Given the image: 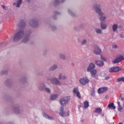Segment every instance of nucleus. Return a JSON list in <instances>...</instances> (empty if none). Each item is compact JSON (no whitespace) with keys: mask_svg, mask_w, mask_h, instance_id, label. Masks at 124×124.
<instances>
[{"mask_svg":"<svg viewBox=\"0 0 124 124\" xmlns=\"http://www.w3.org/2000/svg\"><path fill=\"white\" fill-rule=\"evenodd\" d=\"M65 0H61V2H64Z\"/></svg>","mask_w":124,"mask_h":124,"instance_id":"4d7b16f0","label":"nucleus"},{"mask_svg":"<svg viewBox=\"0 0 124 124\" xmlns=\"http://www.w3.org/2000/svg\"><path fill=\"white\" fill-rule=\"evenodd\" d=\"M60 3H61V1L58 0H55L54 2V5H58V4H60Z\"/></svg>","mask_w":124,"mask_h":124,"instance_id":"c9c22d12","label":"nucleus"},{"mask_svg":"<svg viewBox=\"0 0 124 124\" xmlns=\"http://www.w3.org/2000/svg\"><path fill=\"white\" fill-rule=\"evenodd\" d=\"M95 31L97 34H101V33H102V30L99 28H95Z\"/></svg>","mask_w":124,"mask_h":124,"instance_id":"a878e982","label":"nucleus"},{"mask_svg":"<svg viewBox=\"0 0 124 124\" xmlns=\"http://www.w3.org/2000/svg\"><path fill=\"white\" fill-rule=\"evenodd\" d=\"M49 28L51 29V30H52V31H55V30L57 29V27H56L55 26H49Z\"/></svg>","mask_w":124,"mask_h":124,"instance_id":"e433bc0d","label":"nucleus"},{"mask_svg":"<svg viewBox=\"0 0 124 124\" xmlns=\"http://www.w3.org/2000/svg\"><path fill=\"white\" fill-rule=\"evenodd\" d=\"M1 7H2L3 9H5V5H2Z\"/></svg>","mask_w":124,"mask_h":124,"instance_id":"3c124183","label":"nucleus"},{"mask_svg":"<svg viewBox=\"0 0 124 124\" xmlns=\"http://www.w3.org/2000/svg\"><path fill=\"white\" fill-rule=\"evenodd\" d=\"M20 82L22 84H25V83H27V77L23 76L21 77L20 79Z\"/></svg>","mask_w":124,"mask_h":124,"instance_id":"4be33fe9","label":"nucleus"},{"mask_svg":"<svg viewBox=\"0 0 124 124\" xmlns=\"http://www.w3.org/2000/svg\"><path fill=\"white\" fill-rule=\"evenodd\" d=\"M124 57L123 56H121L119 57L116 58L115 60L112 61V63H119V62H121L122 61H124Z\"/></svg>","mask_w":124,"mask_h":124,"instance_id":"f8f14e48","label":"nucleus"},{"mask_svg":"<svg viewBox=\"0 0 124 124\" xmlns=\"http://www.w3.org/2000/svg\"><path fill=\"white\" fill-rule=\"evenodd\" d=\"M7 73V70H4L2 71L1 74H6Z\"/></svg>","mask_w":124,"mask_h":124,"instance_id":"37998d69","label":"nucleus"},{"mask_svg":"<svg viewBox=\"0 0 124 124\" xmlns=\"http://www.w3.org/2000/svg\"><path fill=\"white\" fill-rule=\"evenodd\" d=\"M46 87V84L44 82H41L39 83L37 87L38 90H39V91H40L41 92L44 91V90Z\"/></svg>","mask_w":124,"mask_h":124,"instance_id":"1a4fd4ad","label":"nucleus"},{"mask_svg":"<svg viewBox=\"0 0 124 124\" xmlns=\"http://www.w3.org/2000/svg\"><path fill=\"white\" fill-rule=\"evenodd\" d=\"M17 27L18 28H25L26 27V23L24 20H20L19 23L17 24Z\"/></svg>","mask_w":124,"mask_h":124,"instance_id":"2eb2a0df","label":"nucleus"},{"mask_svg":"<svg viewBox=\"0 0 124 124\" xmlns=\"http://www.w3.org/2000/svg\"><path fill=\"white\" fill-rule=\"evenodd\" d=\"M102 117H103L104 115H102Z\"/></svg>","mask_w":124,"mask_h":124,"instance_id":"bf43d9fd","label":"nucleus"},{"mask_svg":"<svg viewBox=\"0 0 124 124\" xmlns=\"http://www.w3.org/2000/svg\"><path fill=\"white\" fill-rule=\"evenodd\" d=\"M59 58L61 60H65L66 59V58L65 57V55H64V54H59Z\"/></svg>","mask_w":124,"mask_h":124,"instance_id":"c756f323","label":"nucleus"},{"mask_svg":"<svg viewBox=\"0 0 124 124\" xmlns=\"http://www.w3.org/2000/svg\"><path fill=\"white\" fill-rule=\"evenodd\" d=\"M93 52L95 55H100L101 54V49H100L99 46H95Z\"/></svg>","mask_w":124,"mask_h":124,"instance_id":"9d476101","label":"nucleus"},{"mask_svg":"<svg viewBox=\"0 0 124 124\" xmlns=\"http://www.w3.org/2000/svg\"><path fill=\"white\" fill-rule=\"evenodd\" d=\"M70 101V96H64L60 99L59 103L62 106H65Z\"/></svg>","mask_w":124,"mask_h":124,"instance_id":"20e7f679","label":"nucleus"},{"mask_svg":"<svg viewBox=\"0 0 124 124\" xmlns=\"http://www.w3.org/2000/svg\"><path fill=\"white\" fill-rule=\"evenodd\" d=\"M27 2H31V0H26Z\"/></svg>","mask_w":124,"mask_h":124,"instance_id":"5fc2aeb1","label":"nucleus"},{"mask_svg":"<svg viewBox=\"0 0 124 124\" xmlns=\"http://www.w3.org/2000/svg\"><path fill=\"white\" fill-rule=\"evenodd\" d=\"M101 60H103L104 62H106V59H105L104 57H102V56H101Z\"/></svg>","mask_w":124,"mask_h":124,"instance_id":"c03bdc74","label":"nucleus"},{"mask_svg":"<svg viewBox=\"0 0 124 124\" xmlns=\"http://www.w3.org/2000/svg\"><path fill=\"white\" fill-rule=\"evenodd\" d=\"M123 124H124V122H123Z\"/></svg>","mask_w":124,"mask_h":124,"instance_id":"052dcab7","label":"nucleus"},{"mask_svg":"<svg viewBox=\"0 0 124 124\" xmlns=\"http://www.w3.org/2000/svg\"><path fill=\"white\" fill-rule=\"evenodd\" d=\"M44 91H45V92L46 93H51V89H50V88H47V87H45Z\"/></svg>","mask_w":124,"mask_h":124,"instance_id":"2f4dec72","label":"nucleus"},{"mask_svg":"<svg viewBox=\"0 0 124 124\" xmlns=\"http://www.w3.org/2000/svg\"><path fill=\"white\" fill-rule=\"evenodd\" d=\"M98 93H100V94L103 93H104L103 88H101L98 89Z\"/></svg>","mask_w":124,"mask_h":124,"instance_id":"473e14b6","label":"nucleus"},{"mask_svg":"<svg viewBox=\"0 0 124 124\" xmlns=\"http://www.w3.org/2000/svg\"><path fill=\"white\" fill-rule=\"evenodd\" d=\"M117 104L118 105V107L121 106V103H120V102H118Z\"/></svg>","mask_w":124,"mask_h":124,"instance_id":"603ef678","label":"nucleus"},{"mask_svg":"<svg viewBox=\"0 0 124 124\" xmlns=\"http://www.w3.org/2000/svg\"><path fill=\"white\" fill-rule=\"evenodd\" d=\"M90 72L92 75V77H93V78H96V77H97L98 75L96 74V70H92V71H90Z\"/></svg>","mask_w":124,"mask_h":124,"instance_id":"f3484780","label":"nucleus"},{"mask_svg":"<svg viewBox=\"0 0 124 124\" xmlns=\"http://www.w3.org/2000/svg\"><path fill=\"white\" fill-rule=\"evenodd\" d=\"M94 68H95V65L93 63H90L87 68V71L90 72V71L93 70Z\"/></svg>","mask_w":124,"mask_h":124,"instance_id":"ddd939ff","label":"nucleus"},{"mask_svg":"<svg viewBox=\"0 0 124 124\" xmlns=\"http://www.w3.org/2000/svg\"><path fill=\"white\" fill-rule=\"evenodd\" d=\"M29 25L32 28H38L39 27V24L38 23V21L36 19H31L29 22Z\"/></svg>","mask_w":124,"mask_h":124,"instance_id":"39448f33","label":"nucleus"},{"mask_svg":"<svg viewBox=\"0 0 124 124\" xmlns=\"http://www.w3.org/2000/svg\"><path fill=\"white\" fill-rule=\"evenodd\" d=\"M84 119H82L80 120L81 123H84Z\"/></svg>","mask_w":124,"mask_h":124,"instance_id":"864d4df0","label":"nucleus"},{"mask_svg":"<svg viewBox=\"0 0 124 124\" xmlns=\"http://www.w3.org/2000/svg\"><path fill=\"white\" fill-rule=\"evenodd\" d=\"M94 113H97V114H101L102 112V109L100 108H96L93 110Z\"/></svg>","mask_w":124,"mask_h":124,"instance_id":"5701e85b","label":"nucleus"},{"mask_svg":"<svg viewBox=\"0 0 124 124\" xmlns=\"http://www.w3.org/2000/svg\"><path fill=\"white\" fill-rule=\"evenodd\" d=\"M47 81H50L51 84H52V85H55V86H62V82H61L57 78H50L47 77Z\"/></svg>","mask_w":124,"mask_h":124,"instance_id":"7ed1b4c3","label":"nucleus"},{"mask_svg":"<svg viewBox=\"0 0 124 124\" xmlns=\"http://www.w3.org/2000/svg\"><path fill=\"white\" fill-rule=\"evenodd\" d=\"M108 107L109 108V109H116V107L114 106V103H110L108 104Z\"/></svg>","mask_w":124,"mask_h":124,"instance_id":"393cba45","label":"nucleus"},{"mask_svg":"<svg viewBox=\"0 0 124 124\" xmlns=\"http://www.w3.org/2000/svg\"><path fill=\"white\" fill-rule=\"evenodd\" d=\"M100 28L101 30H106V29H107V24L103 22H101Z\"/></svg>","mask_w":124,"mask_h":124,"instance_id":"412c9836","label":"nucleus"},{"mask_svg":"<svg viewBox=\"0 0 124 124\" xmlns=\"http://www.w3.org/2000/svg\"><path fill=\"white\" fill-rule=\"evenodd\" d=\"M120 67L115 66V67H112L108 71L110 73H114V72H118L120 70Z\"/></svg>","mask_w":124,"mask_h":124,"instance_id":"9b49d317","label":"nucleus"},{"mask_svg":"<svg viewBox=\"0 0 124 124\" xmlns=\"http://www.w3.org/2000/svg\"><path fill=\"white\" fill-rule=\"evenodd\" d=\"M59 114L61 117H68L69 116V111H68L66 113L64 112L63 107H62L60 109Z\"/></svg>","mask_w":124,"mask_h":124,"instance_id":"423d86ee","label":"nucleus"},{"mask_svg":"<svg viewBox=\"0 0 124 124\" xmlns=\"http://www.w3.org/2000/svg\"><path fill=\"white\" fill-rule=\"evenodd\" d=\"M58 79L59 80H62V79L63 80H65V79H66V76H62V74L60 73L58 75Z\"/></svg>","mask_w":124,"mask_h":124,"instance_id":"b1692460","label":"nucleus"},{"mask_svg":"<svg viewBox=\"0 0 124 124\" xmlns=\"http://www.w3.org/2000/svg\"><path fill=\"white\" fill-rule=\"evenodd\" d=\"M118 111L121 112L122 111V110H123V108L121 107V106H120L118 107Z\"/></svg>","mask_w":124,"mask_h":124,"instance_id":"79ce46f5","label":"nucleus"},{"mask_svg":"<svg viewBox=\"0 0 124 124\" xmlns=\"http://www.w3.org/2000/svg\"><path fill=\"white\" fill-rule=\"evenodd\" d=\"M12 111L15 114H21V110H20V106H19L13 107Z\"/></svg>","mask_w":124,"mask_h":124,"instance_id":"6e6552de","label":"nucleus"},{"mask_svg":"<svg viewBox=\"0 0 124 124\" xmlns=\"http://www.w3.org/2000/svg\"><path fill=\"white\" fill-rule=\"evenodd\" d=\"M120 96H121V100H124V99L123 98V97H122V95H121Z\"/></svg>","mask_w":124,"mask_h":124,"instance_id":"6e6d98bb","label":"nucleus"},{"mask_svg":"<svg viewBox=\"0 0 124 124\" xmlns=\"http://www.w3.org/2000/svg\"><path fill=\"white\" fill-rule=\"evenodd\" d=\"M54 14H55V15H60V13L58 12H55Z\"/></svg>","mask_w":124,"mask_h":124,"instance_id":"de8ad7c7","label":"nucleus"},{"mask_svg":"<svg viewBox=\"0 0 124 124\" xmlns=\"http://www.w3.org/2000/svg\"><path fill=\"white\" fill-rule=\"evenodd\" d=\"M120 37H121V38H124V35H123V34H121V35H120Z\"/></svg>","mask_w":124,"mask_h":124,"instance_id":"8fccbe9b","label":"nucleus"},{"mask_svg":"<svg viewBox=\"0 0 124 124\" xmlns=\"http://www.w3.org/2000/svg\"><path fill=\"white\" fill-rule=\"evenodd\" d=\"M118 82H124V77H121L117 78Z\"/></svg>","mask_w":124,"mask_h":124,"instance_id":"72a5a7b5","label":"nucleus"},{"mask_svg":"<svg viewBox=\"0 0 124 124\" xmlns=\"http://www.w3.org/2000/svg\"><path fill=\"white\" fill-rule=\"evenodd\" d=\"M112 48H113V49H117V48H118V46L116 44H113L112 45Z\"/></svg>","mask_w":124,"mask_h":124,"instance_id":"ea45409f","label":"nucleus"},{"mask_svg":"<svg viewBox=\"0 0 124 124\" xmlns=\"http://www.w3.org/2000/svg\"><path fill=\"white\" fill-rule=\"evenodd\" d=\"M84 27V24H81L79 25V28H83Z\"/></svg>","mask_w":124,"mask_h":124,"instance_id":"09e8293b","label":"nucleus"},{"mask_svg":"<svg viewBox=\"0 0 124 124\" xmlns=\"http://www.w3.org/2000/svg\"><path fill=\"white\" fill-rule=\"evenodd\" d=\"M68 13L71 16H72V17H75L76 15L75 13L72 12L71 9H68Z\"/></svg>","mask_w":124,"mask_h":124,"instance_id":"bb28decb","label":"nucleus"},{"mask_svg":"<svg viewBox=\"0 0 124 124\" xmlns=\"http://www.w3.org/2000/svg\"><path fill=\"white\" fill-rule=\"evenodd\" d=\"M95 91L94 90H92V91H91V96H94V95H95Z\"/></svg>","mask_w":124,"mask_h":124,"instance_id":"4c0bfd02","label":"nucleus"},{"mask_svg":"<svg viewBox=\"0 0 124 124\" xmlns=\"http://www.w3.org/2000/svg\"><path fill=\"white\" fill-rule=\"evenodd\" d=\"M87 42V39L82 40L81 42V45H85V44H86Z\"/></svg>","mask_w":124,"mask_h":124,"instance_id":"f704fd0d","label":"nucleus"},{"mask_svg":"<svg viewBox=\"0 0 124 124\" xmlns=\"http://www.w3.org/2000/svg\"><path fill=\"white\" fill-rule=\"evenodd\" d=\"M79 82L80 83L81 85L85 86L90 82V80H89L88 78H83L79 79Z\"/></svg>","mask_w":124,"mask_h":124,"instance_id":"0eeeda50","label":"nucleus"},{"mask_svg":"<svg viewBox=\"0 0 124 124\" xmlns=\"http://www.w3.org/2000/svg\"><path fill=\"white\" fill-rule=\"evenodd\" d=\"M58 68V65L57 64H54L51 67H50L48 69L49 71H54V70H56Z\"/></svg>","mask_w":124,"mask_h":124,"instance_id":"6ab92c4d","label":"nucleus"},{"mask_svg":"<svg viewBox=\"0 0 124 124\" xmlns=\"http://www.w3.org/2000/svg\"><path fill=\"white\" fill-rule=\"evenodd\" d=\"M101 6H102V4L101 3H97L93 5V9H94L95 12H96V13H98V16H101L99 18L100 21L103 22L104 21H105V20H106V16H104V13L101 11V9H100V7H101Z\"/></svg>","mask_w":124,"mask_h":124,"instance_id":"f03ea898","label":"nucleus"},{"mask_svg":"<svg viewBox=\"0 0 124 124\" xmlns=\"http://www.w3.org/2000/svg\"><path fill=\"white\" fill-rule=\"evenodd\" d=\"M89 102H88V101H85L84 102V108H85V109H86V108H88L89 107Z\"/></svg>","mask_w":124,"mask_h":124,"instance_id":"7c9ffc66","label":"nucleus"},{"mask_svg":"<svg viewBox=\"0 0 124 124\" xmlns=\"http://www.w3.org/2000/svg\"><path fill=\"white\" fill-rule=\"evenodd\" d=\"M108 79H110V77L108 76L105 77V80H108Z\"/></svg>","mask_w":124,"mask_h":124,"instance_id":"a18cd8bd","label":"nucleus"},{"mask_svg":"<svg viewBox=\"0 0 124 124\" xmlns=\"http://www.w3.org/2000/svg\"><path fill=\"white\" fill-rule=\"evenodd\" d=\"M103 89L104 90V92L108 91V88H107V87H103Z\"/></svg>","mask_w":124,"mask_h":124,"instance_id":"a19ab883","label":"nucleus"},{"mask_svg":"<svg viewBox=\"0 0 124 124\" xmlns=\"http://www.w3.org/2000/svg\"><path fill=\"white\" fill-rule=\"evenodd\" d=\"M31 33V31H30L25 32L24 30H19L14 34L13 39L14 42H18L24 37L21 41L23 43H28L29 40H30V34Z\"/></svg>","mask_w":124,"mask_h":124,"instance_id":"f257e3e1","label":"nucleus"},{"mask_svg":"<svg viewBox=\"0 0 124 124\" xmlns=\"http://www.w3.org/2000/svg\"><path fill=\"white\" fill-rule=\"evenodd\" d=\"M119 124H123L122 123H119Z\"/></svg>","mask_w":124,"mask_h":124,"instance_id":"13d9d810","label":"nucleus"},{"mask_svg":"<svg viewBox=\"0 0 124 124\" xmlns=\"http://www.w3.org/2000/svg\"><path fill=\"white\" fill-rule=\"evenodd\" d=\"M11 80L7 79V80L5 81V84H6V85H7L8 84H11Z\"/></svg>","mask_w":124,"mask_h":124,"instance_id":"58836bf2","label":"nucleus"},{"mask_svg":"<svg viewBox=\"0 0 124 124\" xmlns=\"http://www.w3.org/2000/svg\"><path fill=\"white\" fill-rule=\"evenodd\" d=\"M57 98H58V95H51L50 97V100H55V99H57Z\"/></svg>","mask_w":124,"mask_h":124,"instance_id":"cd10ccee","label":"nucleus"},{"mask_svg":"<svg viewBox=\"0 0 124 124\" xmlns=\"http://www.w3.org/2000/svg\"><path fill=\"white\" fill-rule=\"evenodd\" d=\"M117 29H118V24H114L112 25V30L113 31H117Z\"/></svg>","mask_w":124,"mask_h":124,"instance_id":"c85d7f7f","label":"nucleus"},{"mask_svg":"<svg viewBox=\"0 0 124 124\" xmlns=\"http://www.w3.org/2000/svg\"><path fill=\"white\" fill-rule=\"evenodd\" d=\"M74 30H75L76 31H77L78 30V26H75L73 28Z\"/></svg>","mask_w":124,"mask_h":124,"instance_id":"49530a36","label":"nucleus"},{"mask_svg":"<svg viewBox=\"0 0 124 124\" xmlns=\"http://www.w3.org/2000/svg\"><path fill=\"white\" fill-rule=\"evenodd\" d=\"M43 117L47 120H50V121H53V120H54V118L53 117L49 116L46 113L43 114Z\"/></svg>","mask_w":124,"mask_h":124,"instance_id":"aec40b11","label":"nucleus"},{"mask_svg":"<svg viewBox=\"0 0 124 124\" xmlns=\"http://www.w3.org/2000/svg\"><path fill=\"white\" fill-rule=\"evenodd\" d=\"M73 93H75V94H77V97H78V98H81V96L80 95V92L78 91V88H75L74 89Z\"/></svg>","mask_w":124,"mask_h":124,"instance_id":"a211bd4d","label":"nucleus"},{"mask_svg":"<svg viewBox=\"0 0 124 124\" xmlns=\"http://www.w3.org/2000/svg\"><path fill=\"white\" fill-rule=\"evenodd\" d=\"M23 3V0H18L16 1V3L14 2L13 5H16V7L19 8L21 6V4Z\"/></svg>","mask_w":124,"mask_h":124,"instance_id":"dca6fc26","label":"nucleus"},{"mask_svg":"<svg viewBox=\"0 0 124 124\" xmlns=\"http://www.w3.org/2000/svg\"><path fill=\"white\" fill-rule=\"evenodd\" d=\"M94 63L96 65H97V66L101 67L104 65V62L99 60H95L94 61Z\"/></svg>","mask_w":124,"mask_h":124,"instance_id":"4468645a","label":"nucleus"}]
</instances>
